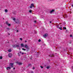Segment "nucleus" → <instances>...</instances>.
<instances>
[{
	"label": "nucleus",
	"mask_w": 73,
	"mask_h": 73,
	"mask_svg": "<svg viewBox=\"0 0 73 73\" xmlns=\"http://www.w3.org/2000/svg\"><path fill=\"white\" fill-rule=\"evenodd\" d=\"M70 37H73V36L72 35H70Z\"/></svg>",
	"instance_id": "obj_25"
},
{
	"label": "nucleus",
	"mask_w": 73,
	"mask_h": 73,
	"mask_svg": "<svg viewBox=\"0 0 73 73\" xmlns=\"http://www.w3.org/2000/svg\"><path fill=\"white\" fill-rule=\"evenodd\" d=\"M31 73H34L32 71H31Z\"/></svg>",
	"instance_id": "obj_27"
},
{
	"label": "nucleus",
	"mask_w": 73,
	"mask_h": 73,
	"mask_svg": "<svg viewBox=\"0 0 73 73\" xmlns=\"http://www.w3.org/2000/svg\"><path fill=\"white\" fill-rule=\"evenodd\" d=\"M35 69V67H33V69Z\"/></svg>",
	"instance_id": "obj_31"
},
{
	"label": "nucleus",
	"mask_w": 73,
	"mask_h": 73,
	"mask_svg": "<svg viewBox=\"0 0 73 73\" xmlns=\"http://www.w3.org/2000/svg\"><path fill=\"white\" fill-rule=\"evenodd\" d=\"M17 32H19V30H17Z\"/></svg>",
	"instance_id": "obj_32"
},
{
	"label": "nucleus",
	"mask_w": 73,
	"mask_h": 73,
	"mask_svg": "<svg viewBox=\"0 0 73 73\" xmlns=\"http://www.w3.org/2000/svg\"><path fill=\"white\" fill-rule=\"evenodd\" d=\"M62 27H61L60 28L59 27V29H60V30H62Z\"/></svg>",
	"instance_id": "obj_15"
},
{
	"label": "nucleus",
	"mask_w": 73,
	"mask_h": 73,
	"mask_svg": "<svg viewBox=\"0 0 73 73\" xmlns=\"http://www.w3.org/2000/svg\"><path fill=\"white\" fill-rule=\"evenodd\" d=\"M16 46H17V47H19V44L18 45H17Z\"/></svg>",
	"instance_id": "obj_18"
},
{
	"label": "nucleus",
	"mask_w": 73,
	"mask_h": 73,
	"mask_svg": "<svg viewBox=\"0 0 73 73\" xmlns=\"http://www.w3.org/2000/svg\"><path fill=\"white\" fill-rule=\"evenodd\" d=\"M31 6L32 7H34V4H31Z\"/></svg>",
	"instance_id": "obj_11"
},
{
	"label": "nucleus",
	"mask_w": 73,
	"mask_h": 73,
	"mask_svg": "<svg viewBox=\"0 0 73 73\" xmlns=\"http://www.w3.org/2000/svg\"><path fill=\"white\" fill-rule=\"evenodd\" d=\"M63 29H66V27H63Z\"/></svg>",
	"instance_id": "obj_16"
},
{
	"label": "nucleus",
	"mask_w": 73,
	"mask_h": 73,
	"mask_svg": "<svg viewBox=\"0 0 73 73\" xmlns=\"http://www.w3.org/2000/svg\"><path fill=\"white\" fill-rule=\"evenodd\" d=\"M18 54H19V56H20V54H19V53H18Z\"/></svg>",
	"instance_id": "obj_38"
},
{
	"label": "nucleus",
	"mask_w": 73,
	"mask_h": 73,
	"mask_svg": "<svg viewBox=\"0 0 73 73\" xmlns=\"http://www.w3.org/2000/svg\"><path fill=\"white\" fill-rule=\"evenodd\" d=\"M30 8H32V6H30Z\"/></svg>",
	"instance_id": "obj_24"
},
{
	"label": "nucleus",
	"mask_w": 73,
	"mask_h": 73,
	"mask_svg": "<svg viewBox=\"0 0 73 73\" xmlns=\"http://www.w3.org/2000/svg\"><path fill=\"white\" fill-rule=\"evenodd\" d=\"M13 69H15V68H14Z\"/></svg>",
	"instance_id": "obj_37"
},
{
	"label": "nucleus",
	"mask_w": 73,
	"mask_h": 73,
	"mask_svg": "<svg viewBox=\"0 0 73 73\" xmlns=\"http://www.w3.org/2000/svg\"><path fill=\"white\" fill-rule=\"evenodd\" d=\"M19 21V20L18 19H17V22L18 23Z\"/></svg>",
	"instance_id": "obj_28"
},
{
	"label": "nucleus",
	"mask_w": 73,
	"mask_h": 73,
	"mask_svg": "<svg viewBox=\"0 0 73 73\" xmlns=\"http://www.w3.org/2000/svg\"><path fill=\"white\" fill-rule=\"evenodd\" d=\"M56 27L57 28H59V26L58 25H57L56 26Z\"/></svg>",
	"instance_id": "obj_17"
},
{
	"label": "nucleus",
	"mask_w": 73,
	"mask_h": 73,
	"mask_svg": "<svg viewBox=\"0 0 73 73\" xmlns=\"http://www.w3.org/2000/svg\"><path fill=\"white\" fill-rule=\"evenodd\" d=\"M7 29H9V28H7Z\"/></svg>",
	"instance_id": "obj_39"
},
{
	"label": "nucleus",
	"mask_w": 73,
	"mask_h": 73,
	"mask_svg": "<svg viewBox=\"0 0 73 73\" xmlns=\"http://www.w3.org/2000/svg\"><path fill=\"white\" fill-rule=\"evenodd\" d=\"M72 7H73V5H72Z\"/></svg>",
	"instance_id": "obj_40"
},
{
	"label": "nucleus",
	"mask_w": 73,
	"mask_h": 73,
	"mask_svg": "<svg viewBox=\"0 0 73 73\" xmlns=\"http://www.w3.org/2000/svg\"><path fill=\"white\" fill-rule=\"evenodd\" d=\"M21 54H24V53H22Z\"/></svg>",
	"instance_id": "obj_33"
},
{
	"label": "nucleus",
	"mask_w": 73,
	"mask_h": 73,
	"mask_svg": "<svg viewBox=\"0 0 73 73\" xmlns=\"http://www.w3.org/2000/svg\"><path fill=\"white\" fill-rule=\"evenodd\" d=\"M11 51H12L11 49H9L8 50V52H11Z\"/></svg>",
	"instance_id": "obj_9"
},
{
	"label": "nucleus",
	"mask_w": 73,
	"mask_h": 73,
	"mask_svg": "<svg viewBox=\"0 0 73 73\" xmlns=\"http://www.w3.org/2000/svg\"><path fill=\"white\" fill-rule=\"evenodd\" d=\"M13 63H10V67H11V68H13Z\"/></svg>",
	"instance_id": "obj_2"
},
{
	"label": "nucleus",
	"mask_w": 73,
	"mask_h": 73,
	"mask_svg": "<svg viewBox=\"0 0 73 73\" xmlns=\"http://www.w3.org/2000/svg\"><path fill=\"white\" fill-rule=\"evenodd\" d=\"M13 20L15 21V20H16V19L15 18H13Z\"/></svg>",
	"instance_id": "obj_21"
},
{
	"label": "nucleus",
	"mask_w": 73,
	"mask_h": 73,
	"mask_svg": "<svg viewBox=\"0 0 73 73\" xmlns=\"http://www.w3.org/2000/svg\"><path fill=\"white\" fill-rule=\"evenodd\" d=\"M32 10H30L29 11V12L30 13H32Z\"/></svg>",
	"instance_id": "obj_12"
},
{
	"label": "nucleus",
	"mask_w": 73,
	"mask_h": 73,
	"mask_svg": "<svg viewBox=\"0 0 73 73\" xmlns=\"http://www.w3.org/2000/svg\"><path fill=\"white\" fill-rule=\"evenodd\" d=\"M40 68H43V67L42 66H40Z\"/></svg>",
	"instance_id": "obj_29"
},
{
	"label": "nucleus",
	"mask_w": 73,
	"mask_h": 73,
	"mask_svg": "<svg viewBox=\"0 0 73 73\" xmlns=\"http://www.w3.org/2000/svg\"><path fill=\"white\" fill-rule=\"evenodd\" d=\"M5 23L6 24H7V25H8V26H10L11 25V24H9L8 21H7Z\"/></svg>",
	"instance_id": "obj_4"
},
{
	"label": "nucleus",
	"mask_w": 73,
	"mask_h": 73,
	"mask_svg": "<svg viewBox=\"0 0 73 73\" xmlns=\"http://www.w3.org/2000/svg\"><path fill=\"white\" fill-rule=\"evenodd\" d=\"M34 22H35V23H36V21H35Z\"/></svg>",
	"instance_id": "obj_26"
},
{
	"label": "nucleus",
	"mask_w": 73,
	"mask_h": 73,
	"mask_svg": "<svg viewBox=\"0 0 73 73\" xmlns=\"http://www.w3.org/2000/svg\"><path fill=\"white\" fill-rule=\"evenodd\" d=\"M48 36V35L47 34H46L44 35H43V37H47Z\"/></svg>",
	"instance_id": "obj_5"
},
{
	"label": "nucleus",
	"mask_w": 73,
	"mask_h": 73,
	"mask_svg": "<svg viewBox=\"0 0 73 73\" xmlns=\"http://www.w3.org/2000/svg\"><path fill=\"white\" fill-rule=\"evenodd\" d=\"M50 23H52V22L51 21H50Z\"/></svg>",
	"instance_id": "obj_34"
},
{
	"label": "nucleus",
	"mask_w": 73,
	"mask_h": 73,
	"mask_svg": "<svg viewBox=\"0 0 73 73\" xmlns=\"http://www.w3.org/2000/svg\"><path fill=\"white\" fill-rule=\"evenodd\" d=\"M50 67L49 66H47V69H49V68Z\"/></svg>",
	"instance_id": "obj_22"
},
{
	"label": "nucleus",
	"mask_w": 73,
	"mask_h": 73,
	"mask_svg": "<svg viewBox=\"0 0 73 73\" xmlns=\"http://www.w3.org/2000/svg\"><path fill=\"white\" fill-rule=\"evenodd\" d=\"M38 42H40L41 41V40L39 39L38 40Z\"/></svg>",
	"instance_id": "obj_23"
},
{
	"label": "nucleus",
	"mask_w": 73,
	"mask_h": 73,
	"mask_svg": "<svg viewBox=\"0 0 73 73\" xmlns=\"http://www.w3.org/2000/svg\"><path fill=\"white\" fill-rule=\"evenodd\" d=\"M16 12L15 11L13 13V14H14V15H15L16 13Z\"/></svg>",
	"instance_id": "obj_14"
},
{
	"label": "nucleus",
	"mask_w": 73,
	"mask_h": 73,
	"mask_svg": "<svg viewBox=\"0 0 73 73\" xmlns=\"http://www.w3.org/2000/svg\"><path fill=\"white\" fill-rule=\"evenodd\" d=\"M0 59H3V56H0Z\"/></svg>",
	"instance_id": "obj_13"
},
{
	"label": "nucleus",
	"mask_w": 73,
	"mask_h": 73,
	"mask_svg": "<svg viewBox=\"0 0 73 73\" xmlns=\"http://www.w3.org/2000/svg\"><path fill=\"white\" fill-rule=\"evenodd\" d=\"M21 46H22V47H25V48H26L27 49H29V47H28V46L27 44H25L24 45V44L22 43L21 44Z\"/></svg>",
	"instance_id": "obj_1"
},
{
	"label": "nucleus",
	"mask_w": 73,
	"mask_h": 73,
	"mask_svg": "<svg viewBox=\"0 0 73 73\" xmlns=\"http://www.w3.org/2000/svg\"><path fill=\"white\" fill-rule=\"evenodd\" d=\"M8 35H10V34L9 33H8Z\"/></svg>",
	"instance_id": "obj_35"
},
{
	"label": "nucleus",
	"mask_w": 73,
	"mask_h": 73,
	"mask_svg": "<svg viewBox=\"0 0 73 73\" xmlns=\"http://www.w3.org/2000/svg\"><path fill=\"white\" fill-rule=\"evenodd\" d=\"M6 68H7V70H10V69H11V68L9 67H7Z\"/></svg>",
	"instance_id": "obj_6"
},
{
	"label": "nucleus",
	"mask_w": 73,
	"mask_h": 73,
	"mask_svg": "<svg viewBox=\"0 0 73 73\" xmlns=\"http://www.w3.org/2000/svg\"><path fill=\"white\" fill-rule=\"evenodd\" d=\"M16 63L18 64V65H21L22 64V63L20 62H16Z\"/></svg>",
	"instance_id": "obj_8"
},
{
	"label": "nucleus",
	"mask_w": 73,
	"mask_h": 73,
	"mask_svg": "<svg viewBox=\"0 0 73 73\" xmlns=\"http://www.w3.org/2000/svg\"><path fill=\"white\" fill-rule=\"evenodd\" d=\"M3 20H4V18H3Z\"/></svg>",
	"instance_id": "obj_41"
},
{
	"label": "nucleus",
	"mask_w": 73,
	"mask_h": 73,
	"mask_svg": "<svg viewBox=\"0 0 73 73\" xmlns=\"http://www.w3.org/2000/svg\"><path fill=\"white\" fill-rule=\"evenodd\" d=\"M20 53H21V52L20 51Z\"/></svg>",
	"instance_id": "obj_36"
},
{
	"label": "nucleus",
	"mask_w": 73,
	"mask_h": 73,
	"mask_svg": "<svg viewBox=\"0 0 73 73\" xmlns=\"http://www.w3.org/2000/svg\"><path fill=\"white\" fill-rule=\"evenodd\" d=\"M25 42H27V40H25Z\"/></svg>",
	"instance_id": "obj_30"
},
{
	"label": "nucleus",
	"mask_w": 73,
	"mask_h": 73,
	"mask_svg": "<svg viewBox=\"0 0 73 73\" xmlns=\"http://www.w3.org/2000/svg\"><path fill=\"white\" fill-rule=\"evenodd\" d=\"M22 50H26V49H24V48H22Z\"/></svg>",
	"instance_id": "obj_19"
},
{
	"label": "nucleus",
	"mask_w": 73,
	"mask_h": 73,
	"mask_svg": "<svg viewBox=\"0 0 73 73\" xmlns=\"http://www.w3.org/2000/svg\"><path fill=\"white\" fill-rule=\"evenodd\" d=\"M20 40H21V41H22V40H23V38H20Z\"/></svg>",
	"instance_id": "obj_20"
},
{
	"label": "nucleus",
	"mask_w": 73,
	"mask_h": 73,
	"mask_svg": "<svg viewBox=\"0 0 73 73\" xmlns=\"http://www.w3.org/2000/svg\"><path fill=\"white\" fill-rule=\"evenodd\" d=\"M53 12H54V10H52L50 11V13H52Z\"/></svg>",
	"instance_id": "obj_7"
},
{
	"label": "nucleus",
	"mask_w": 73,
	"mask_h": 73,
	"mask_svg": "<svg viewBox=\"0 0 73 73\" xmlns=\"http://www.w3.org/2000/svg\"><path fill=\"white\" fill-rule=\"evenodd\" d=\"M12 56V54L10 53L8 54V56L9 57H11Z\"/></svg>",
	"instance_id": "obj_3"
},
{
	"label": "nucleus",
	"mask_w": 73,
	"mask_h": 73,
	"mask_svg": "<svg viewBox=\"0 0 73 73\" xmlns=\"http://www.w3.org/2000/svg\"><path fill=\"white\" fill-rule=\"evenodd\" d=\"M5 12L6 13V12H8V10L6 9L5 10Z\"/></svg>",
	"instance_id": "obj_10"
}]
</instances>
